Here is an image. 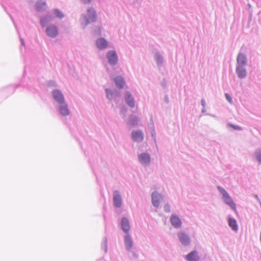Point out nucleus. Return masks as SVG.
Wrapping results in <instances>:
<instances>
[{"mask_svg":"<svg viewBox=\"0 0 261 261\" xmlns=\"http://www.w3.org/2000/svg\"><path fill=\"white\" fill-rule=\"evenodd\" d=\"M96 20V14L93 9H88L87 14L84 16V21L85 25H87L90 22L95 21Z\"/></svg>","mask_w":261,"mask_h":261,"instance_id":"nucleus-1","label":"nucleus"},{"mask_svg":"<svg viewBox=\"0 0 261 261\" xmlns=\"http://www.w3.org/2000/svg\"><path fill=\"white\" fill-rule=\"evenodd\" d=\"M46 33L48 36L54 38L57 36L58 30L55 25H51L46 28Z\"/></svg>","mask_w":261,"mask_h":261,"instance_id":"nucleus-2","label":"nucleus"},{"mask_svg":"<svg viewBox=\"0 0 261 261\" xmlns=\"http://www.w3.org/2000/svg\"><path fill=\"white\" fill-rule=\"evenodd\" d=\"M109 63L111 65H115L118 61L117 56L115 51H110L107 54Z\"/></svg>","mask_w":261,"mask_h":261,"instance_id":"nucleus-3","label":"nucleus"},{"mask_svg":"<svg viewBox=\"0 0 261 261\" xmlns=\"http://www.w3.org/2000/svg\"><path fill=\"white\" fill-rule=\"evenodd\" d=\"M53 94L54 99L59 103H63L64 102V98L62 93L58 90H54Z\"/></svg>","mask_w":261,"mask_h":261,"instance_id":"nucleus-4","label":"nucleus"},{"mask_svg":"<svg viewBox=\"0 0 261 261\" xmlns=\"http://www.w3.org/2000/svg\"><path fill=\"white\" fill-rule=\"evenodd\" d=\"M178 237L182 244L187 245L190 243V238L184 232H180L178 233Z\"/></svg>","mask_w":261,"mask_h":261,"instance_id":"nucleus-5","label":"nucleus"},{"mask_svg":"<svg viewBox=\"0 0 261 261\" xmlns=\"http://www.w3.org/2000/svg\"><path fill=\"white\" fill-rule=\"evenodd\" d=\"M161 195L156 192L152 194V202L153 205L155 207H158L160 205Z\"/></svg>","mask_w":261,"mask_h":261,"instance_id":"nucleus-6","label":"nucleus"},{"mask_svg":"<svg viewBox=\"0 0 261 261\" xmlns=\"http://www.w3.org/2000/svg\"><path fill=\"white\" fill-rule=\"evenodd\" d=\"M186 259L188 261H198L199 256L198 252L196 251H192L186 256Z\"/></svg>","mask_w":261,"mask_h":261,"instance_id":"nucleus-7","label":"nucleus"},{"mask_svg":"<svg viewBox=\"0 0 261 261\" xmlns=\"http://www.w3.org/2000/svg\"><path fill=\"white\" fill-rule=\"evenodd\" d=\"M133 139L137 142H141L143 140V133L140 131H134L132 132Z\"/></svg>","mask_w":261,"mask_h":261,"instance_id":"nucleus-8","label":"nucleus"},{"mask_svg":"<svg viewBox=\"0 0 261 261\" xmlns=\"http://www.w3.org/2000/svg\"><path fill=\"white\" fill-rule=\"evenodd\" d=\"M121 227L123 231L125 233H128L130 226L128 220L126 218H123L121 220Z\"/></svg>","mask_w":261,"mask_h":261,"instance_id":"nucleus-9","label":"nucleus"},{"mask_svg":"<svg viewBox=\"0 0 261 261\" xmlns=\"http://www.w3.org/2000/svg\"><path fill=\"white\" fill-rule=\"evenodd\" d=\"M237 63L238 66H245L247 63V59L245 56L242 53L239 54L237 58Z\"/></svg>","mask_w":261,"mask_h":261,"instance_id":"nucleus-10","label":"nucleus"},{"mask_svg":"<svg viewBox=\"0 0 261 261\" xmlns=\"http://www.w3.org/2000/svg\"><path fill=\"white\" fill-rule=\"evenodd\" d=\"M96 43L97 47L100 49L106 48L108 45V42L102 38L98 39Z\"/></svg>","mask_w":261,"mask_h":261,"instance_id":"nucleus-11","label":"nucleus"},{"mask_svg":"<svg viewBox=\"0 0 261 261\" xmlns=\"http://www.w3.org/2000/svg\"><path fill=\"white\" fill-rule=\"evenodd\" d=\"M114 203L116 207H120L121 205V196L118 191L114 193Z\"/></svg>","mask_w":261,"mask_h":261,"instance_id":"nucleus-12","label":"nucleus"},{"mask_svg":"<svg viewBox=\"0 0 261 261\" xmlns=\"http://www.w3.org/2000/svg\"><path fill=\"white\" fill-rule=\"evenodd\" d=\"M223 198L224 202L226 204L229 205L232 209H233L234 210H236V204L233 202V200H232V199L231 198V197H230L229 194L227 195L226 196L224 197Z\"/></svg>","mask_w":261,"mask_h":261,"instance_id":"nucleus-13","label":"nucleus"},{"mask_svg":"<svg viewBox=\"0 0 261 261\" xmlns=\"http://www.w3.org/2000/svg\"><path fill=\"white\" fill-rule=\"evenodd\" d=\"M172 225L175 227H179L181 225L180 219L176 216H172L170 218Z\"/></svg>","mask_w":261,"mask_h":261,"instance_id":"nucleus-14","label":"nucleus"},{"mask_svg":"<svg viewBox=\"0 0 261 261\" xmlns=\"http://www.w3.org/2000/svg\"><path fill=\"white\" fill-rule=\"evenodd\" d=\"M139 159L140 162L142 164H147L150 162V156L147 153H142L140 154L139 156Z\"/></svg>","mask_w":261,"mask_h":261,"instance_id":"nucleus-15","label":"nucleus"},{"mask_svg":"<svg viewBox=\"0 0 261 261\" xmlns=\"http://www.w3.org/2000/svg\"><path fill=\"white\" fill-rule=\"evenodd\" d=\"M125 101L127 104L130 107L133 108L135 107V101L133 97L129 92L126 93Z\"/></svg>","mask_w":261,"mask_h":261,"instance_id":"nucleus-16","label":"nucleus"},{"mask_svg":"<svg viewBox=\"0 0 261 261\" xmlns=\"http://www.w3.org/2000/svg\"><path fill=\"white\" fill-rule=\"evenodd\" d=\"M61 105L59 108V111L61 115L63 116H66L69 114V110L67 107V105L64 102L63 103H60Z\"/></svg>","mask_w":261,"mask_h":261,"instance_id":"nucleus-17","label":"nucleus"},{"mask_svg":"<svg viewBox=\"0 0 261 261\" xmlns=\"http://www.w3.org/2000/svg\"><path fill=\"white\" fill-rule=\"evenodd\" d=\"M236 72L240 78H244L246 75V69L243 66H238L236 69Z\"/></svg>","mask_w":261,"mask_h":261,"instance_id":"nucleus-18","label":"nucleus"},{"mask_svg":"<svg viewBox=\"0 0 261 261\" xmlns=\"http://www.w3.org/2000/svg\"><path fill=\"white\" fill-rule=\"evenodd\" d=\"M115 82L116 86L119 88H122L124 85L125 82L123 78L121 76H118L115 79Z\"/></svg>","mask_w":261,"mask_h":261,"instance_id":"nucleus-19","label":"nucleus"},{"mask_svg":"<svg viewBox=\"0 0 261 261\" xmlns=\"http://www.w3.org/2000/svg\"><path fill=\"white\" fill-rule=\"evenodd\" d=\"M124 243L127 250H129L133 247V241L130 237L127 234L125 237Z\"/></svg>","mask_w":261,"mask_h":261,"instance_id":"nucleus-20","label":"nucleus"},{"mask_svg":"<svg viewBox=\"0 0 261 261\" xmlns=\"http://www.w3.org/2000/svg\"><path fill=\"white\" fill-rule=\"evenodd\" d=\"M46 6V4L44 2L38 1L36 3L35 7L38 11H41L44 10Z\"/></svg>","mask_w":261,"mask_h":261,"instance_id":"nucleus-21","label":"nucleus"},{"mask_svg":"<svg viewBox=\"0 0 261 261\" xmlns=\"http://www.w3.org/2000/svg\"><path fill=\"white\" fill-rule=\"evenodd\" d=\"M229 226L234 230H238V225L235 219L229 218L228 220Z\"/></svg>","mask_w":261,"mask_h":261,"instance_id":"nucleus-22","label":"nucleus"},{"mask_svg":"<svg viewBox=\"0 0 261 261\" xmlns=\"http://www.w3.org/2000/svg\"><path fill=\"white\" fill-rule=\"evenodd\" d=\"M54 13L56 17L59 18H62L64 17L63 13L58 9H56L54 10Z\"/></svg>","mask_w":261,"mask_h":261,"instance_id":"nucleus-23","label":"nucleus"},{"mask_svg":"<svg viewBox=\"0 0 261 261\" xmlns=\"http://www.w3.org/2000/svg\"><path fill=\"white\" fill-rule=\"evenodd\" d=\"M218 189L219 191L221 193V194L223 195V198L228 194L227 192L223 188L220 187H218Z\"/></svg>","mask_w":261,"mask_h":261,"instance_id":"nucleus-24","label":"nucleus"},{"mask_svg":"<svg viewBox=\"0 0 261 261\" xmlns=\"http://www.w3.org/2000/svg\"><path fill=\"white\" fill-rule=\"evenodd\" d=\"M218 189L219 191L221 193V194L223 195V198L228 194L227 192L223 188L220 187H218Z\"/></svg>","mask_w":261,"mask_h":261,"instance_id":"nucleus-25","label":"nucleus"},{"mask_svg":"<svg viewBox=\"0 0 261 261\" xmlns=\"http://www.w3.org/2000/svg\"><path fill=\"white\" fill-rule=\"evenodd\" d=\"M256 157L259 162H261V150H258L256 152Z\"/></svg>","mask_w":261,"mask_h":261,"instance_id":"nucleus-26","label":"nucleus"},{"mask_svg":"<svg viewBox=\"0 0 261 261\" xmlns=\"http://www.w3.org/2000/svg\"><path fill=\"white\" fill-rule=\"evenodd\" d=\"M226 99L229 101V103H232V99L230 96L228 94L226 93L225 94Z\"/></svg>","mask_w":261,"mask_h":261,"instance_id":"nucleus-27","label":"nucleus"},{"mask_svg":"<svg viewBox=\"0 0 261 261\" xmlns=\"http://www.w3.org/2000/svg\"><path fill=\"white\" fill-rule=\"evenodd\" d=\"M229 125L230 127H232V128H233V129H238V130H241V129H242V128H241L240 127L238 126H235V125H233V124H229Z\"/></svg>","mask_w":261,"mask_h":261,"instance_id":"nucleus-28","label":"nucleus"},{"mask_svg":"<svg viewBox=\"0 0 261 261\" xmlns=\"http://www.w3.org/2000/svg\"><path fill=\"white\" fill-rule=\"evenodd\" d=\"M164 210L166 212H170V206L168 204H166L164 206Z\"/></svg>","mask_w":261,"mask_h":261,"instance_id":"nucleus-29","label":"nucleus"},{"mask_svg":"<svg viewBox=\"0 0 261 261\" xmlns=\"http://www.w3.org/2000/svg\"><path fill=\"white\" fill-rule=\"evenodd\" d=\"M106 92L107 93V97H109V94H112V92H111V90H110L109 89H106Z\"/></svg>","mask_w":261,"mask_h":261,"instance_id":"nucleus-30","label":"nucleus"},{"mask_svg":"<svg viewBox=\"0 0 261 261\" xmlns=\"http://www.w3.org/2000/svg\"><path fill=\"white\" fill-rule=\"evenodd\" d=\"M82 2L85 4H89L91 2V0H82Z\"/></svg>","mask_w":261,"mask_h":261,"instance_id":"nucleus-31","label":"nucleus"},{"mask_svg":"<svg viewBox=\"0 0 261 261\" xmlns=\"http://www.w3.org/2000/svg\"><path fill=\"white\" fill-rule=\"evenodd\" d=\"M41 23L42 24H43V23H44V21H43V19H42L41 20Z\"/></svg>","mask_w":261,"mask_h":261,"instance_id":"nucleus-32","label":"nucleus"}]
</instances>
